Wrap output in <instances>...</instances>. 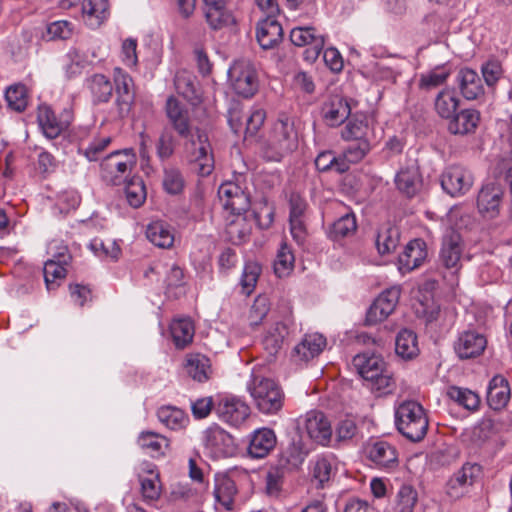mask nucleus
<instances>
[{
	"label": "nucleus",
	"mask_w": 512,
	"mask_h": 512,
	"mask_svg": "<svg viewBox=\"0 0 512 512\" xmlns=\"http://www.w3.org/2000/svg\"><path fill=\"white\" fill-rule=\"evenodd\" d=\"M395 424L404 437L418 442L425 437L429 421L423 406L416 401L408 400L395 409Z\"/></svg>",
	"instance_id": "3"
},
{
	"label": "nucleus",
	"mask_w": 512,
	"mask_h": 512,
	"mask_svg": "<svg viewBox=\"0 0 512 512\" xmlns=\"http://www.w3.org/2000/svg\"><path fill=\"white\" fill-rule=\"evenodd\" d=\"M418 502L416 489L408 484L400 487L396 494L395 512H413Z\"/></svg>",
	"instance_id": "51"
},
{
	"label": "nucleus",
	"mask_w": 512,
	"mask_h": 512,
	"mask_svg": "<svg viewBox=\"0 0 512 512\" xmlns=\"http://www.w3.org/2000/svg\"><path fill=\"white\" fill-rule=\"evenodd\" d=\"M395 184L400 192L413 197L421 188L422 179L418 167L410 166L401 169L396 177Z\"/></svg>",
	"instance_id": "37"
},
{
	"label": "nucleus",
	"mask_w": 512,
	"mask_h": 512,
	"mask_svg": "<svg viewBox=\"0 0 512 512\" xmlns=\"http://www.w3.org/2000/svg\"><path fill=\"white\" fill-rule=\"evenodd\" d=\"M138 480L143 501L148 504L158 501L162 484L157 466L151 462H142L138 467Z\"/></svg>",
	"instance_id": "16"
},
{
	"label": "nucleus",
	"mask_w": 512,
	"mask_h": 512,
	"mask_svg": "<svg viewBox=\"0 0 512 512\" xmlns=\"http://www.w3.org/2000/svg\"><path fill=\"white\" fill-rule=\"evenodd\" d=\"M356 218L353 214H345L335 221L330 230L333 239H339L353 234L356 231Z\"/></svg>",
	"instance_id": "56"
},
{
	"label": "nucleus",
	"mask_w": 512,
	"mask_h": 512,
	"mask_svg": "<svg viewBox=\"0 0 512 512\" xmlns=\"http://www.w3.org/2000/svg\"><path fill=\"white\" fill-rule=\"evenodd\" d=\"M447 394L451 400L470 412H475L480 408V396L468 388L452 386L448 389Z\"/></svg>",
	"instance_id": "46"
},
{
	"label": "nucleus",
	"mask_w": 512,
	"mask_h": 512,
	"mask_svg": "<svg viewBox=\"0 0 512 512\" xmlns=\"http://www.w3.org/2000/svg\"><path fill=\"white\" fill-rule=\"evenodd\" d=\"M138 446L148 455L154 458L164 456L169 448V440L153 431H142L137 438Z\"/></svg>",
	"instance_id": "34"
},
{
	"label": "nucleus",
	"mask_w": 512,
	"mask_h": 512,
	"mask_svg": "<svg viewBox=\"0 0 512 512\" xmlns=\"http://www.w3.org/2000/svg\"><path fill=\"white\" fill-rule=\"evenodd\" d=\"M511 397L508 380L502 375H495L487 387V403L493 410L504 409Z\"/></svg>",
	"instance_id": "27"
},
{
	"label": "nucleus",
	"mask_w": 512,
	"mask_h": 512,
	"mask_svg": "<svg viewBox=\"0 0 512 512\" xmlns=\"http://www.w3.org/2000/svg\"><path fill=\"white\" fill-rule=\"evenodd\" d=\"M400 295L401 287L397 285L381 292L366 313V323L376 325L385 321L395 311Z\"/></svg>",
	"instance_id": "12"
},
{
	"label": "nucleus",
	"mask_w": 512,
	"mask_h": 512,
	"mask_svg": "<svg viewBox=\"0 0 512 512\" xmlns=\"http://www.w3.org/2000/svg\"><path fill=\"white\" fill-rule=\"evenodd\" d=\"M81 202V197L76 190L70 189L62 191L57 195L56 207L61 213H68L76 209Z\"/></svg>",
	"instance_id": "62"
},
{
	"label": "nucleus",
	"mask_w": 512,
	"mask_h": 512,
	"mask_svg": "<svg viewBox=\"0 0 512 512\" xmlns=\"http://www.w3.org/2000/svg\"><path fill=\"white\" fill-rule=\"evenodd\" d=\"M479 473V466L466 463L447 482V494L452 498L461 497L471 486Z\"/></svg>",
	"instance_id": "25"
},
{
	"label": "nucleus",
	"mask_w": 512,
	"mask_h": 512,
	"mask_svg": "<svg viewBox=\"0 0 512 512\" xmlns=\"http://www.w3.org/2000/svg\"><path fill=\"white\" fill-rule=\"evenodd\" d=\"M204 15L207 24L213 30L230 27L235 23L233 13L227 8V3L204 4Z\"/></svg>",
	"instance_id": "30"
},
{
	"label": "nucleus",
	"mask_w": 512,
	"mask_h": 512,
	"mask_svg": "<svg viewBox=\"0 0 512 512\" xmlns=\"http://www.w3.org/2000/svg\"><path fill=\"white\" fill-rule=\"evenodd\" d=\"M145 277L150 281L161 282L166 293H172L173 289L180 288L184 284V272L175 263L155 262L146 272Z\"/></svg>",
	"instance_id": "14"
},
{
	"label": "nucleus",
	"mask_w": 512,
	"mask_h": 512,
	"mask_svg": "<svg viewBox=\"0 0 512 512\" xmlns=\"http://www.w3.org/2000/svg\"><path fill=\"white\" fill-rule=\"evenodd\" d=\"M43 272L46 286L51 290L55 288L57 280H61L65 277L66 268L54 260H48L45 262Z\"/></svg>",
	"instance_id": "59"
},
{
	"label": "nucleus",
	"mask_w": 512,
	"mask_h": 512,
	"mask_svg": "<svg viewBox=\"0 0 512 512\" xmlns=\"http://www.w3.org/2000/svg\"><path fill=\"white\" fill-rule=\"evenodd\" d=\"M137 163L136 154L132 149L115 151L106 156L101 162V176L104 181L121 184Z\"/></svg>",
	"instance_id": "5"
},
{
	"label": "nucleus",
	"mask_w": 512,
	"mask_h": 512,
	"mask_svg": "<svg viewBox=\"0 0 512 512\" xmlns=\"http://www.w3.org/2000/svg\"><path fill=\"white\" fill-rule=\"evenodd\" d=\"M395 352L404 360L417 357L420 352L417 335L409 329L399 331L395 340Z\"/></svg>",
	"instance_id": "41"
},
{
	"label": "nucleus",
	"mask_w": 512,
	"mask_h": 512,
	"mask_svg": "<svg viewBox=\"0 0 512 512\" xmlns=\"http://www.w3.org/2000/svg\"><path fill=\"white\" fill-rule=\"evenodd\" d=\"M159 421L171 430H180L189 422L188 416L183 410L175 406H162L157 411Z\"/></svg>",
	"instance_id": "45"
},
{
	"label": "nucleus",
	"mask_w": 512,
	"mask_h": 512,
	"mask_svg": "<svg viewBox=\"0 0 512 512\" xmlns=\"http://www.w3.org/2000/svg\"><path fill=\"white\" fill-rule=\"evenodd\" d=\"M86 86L95 104L106 103L112 96V82L104 74H93L87 79Z\"/></svg>",
	"instance_id": "39"
},
{
	"label": "nucleus",
	"mask_w": 512,
	"mask_h": 512,
	"mask_svg": "<svg viewBox=\"0 0 512 512\" xmlns=\"http://www.w3.org/2000/svg\"><path fill=\"white\" fill-rule=\"evenodd\" d=\"M291 320L286 317L284 319H274L266 328L262 343L265 350L269 354L277 353L283 346L286 338L290 333Z\"/></svg>",
	"instance_id": "22"
},
{
	"label": "nucleus",
	"mask_w": 512,
	"mask_h": 512,
	"mask_svg": "<svg viewBox=\"0 0 512 512\" xmlns=\"http://www.w3.org/2000/svg\"><path fill=\"white\" fill-rule=\"evenodd\" d=\"M298 428L316 444L327 446L332 438V427L326 415L318 410H310L298 419Z\"/></svg>",
	"instance_id": "9"
},
{
	"label": "nucleus",
	"mask_w": 512,
	"mask_h": 512,
	"mask_svg": "<svg viewBox=\"0 0 512 512\" xmlns=\"http://www.w3.org/2000/svg\"><path fill=\"white\" fill-rule=\"evenodd\" d=\"M428 255L427 245L422 239L411 240L398 257L399 270L410 272L421 266Z\"/></svg>",
	"instance_id": "23"
},
{
	"label": "nucleus",
	"mask_w": 512,
	"mask_h": 512,
	"mask_svg": "<svg viewBox=\"0 0 512 512\" xmlns=\"http://www.w3.org/2000/svg\"><path fill=\"white\" fill-rule=\"evenodd\" d=\"M474 184L472 172L461 165H450L441 174V187L452 197H460L470 191Z\"/></svg>",
	"instance_id": "10"
},
{
	"label": "nucleus",
	"mask_w": 512,
	"mask_h": 512,
	"mask_svg": "<svg viewBox=\"0 0 512 512\" xmlns=\"http://www.w3.org/2000/svg\"><path fill=\"white\" fill-rule=\"evenodd\" d=\"M165 112L173 129L181 137H188L190 119L187 108L177 98L170 96L166 101Z\"/></svg>",
	"instance_id": "24"
},
{
	"label": "nucleus",
	"mask_w": 512,
	"mask_h": 512,
	"mask_svg": "<svg viewBox=\"0 0 512 512\" xmlns=\"http://www.w3.org/2000/svg\"><path fill=\"white\" fill-rule=\"evenodd\" d=\"M353 365L359 375L366 381H371L380 375L385 368L384 360L374 354H358L353 358Z\"/></svg>",
	"instance_id": "32"
},
{
	"label": "nucleus",
	"mask_w": 512,
	"mask_h": 512,
	"mask_svg": "<svg viewBox=\"0 0 512 512\" xmlns=\"http://www.w3.org/2000/svg\"><path fill=\"white\" fill-rule=\"evenodd\" d=\"M218 195L224 209L231 214L240 215L249 208L248 196L236 183H223L218 189Z\"/></svg>",
	"instance_id": "21"
},
{
	"label": "nucleus",
	"mask_w": 512,
	"mask_h": 512,
	"mask_svg": "<svg viewBox=\"0 0 512 512\" xmlns=\"http://www.w3.org/2000/svg\"><path fill=\"white\" fill-rule=\"evenodd\" d=\"M148 240L157 247L170 248L174 243L172 228L162 221H155L146 230Z\"/></svg>",
	"instance_id": "43"
},
{
	"label": "nucleus",
	"mask_w": 512,
	"mask_h": 512,
	"mask_svg": "<svg viewBox=\"0 0 512 512\" xmlns=\"http://www.w3.org/2000/svg\"><path fill=\"white\" fill-rule=\"evenodd\" d=\"M90 247L96 255L100 257L111 258L113 260L118 259L119 255L121 254L119 245H117L116 242L112 240L104 242L96 238L91 241Z\"/></svg>",
	"instance_id": "61"
},
{
	"label": "nucleus",
	"mask_w": 512,
	"mask_h": 512,
	"mask_svg": "<svg viewBox=\"0 0 512 512\" xmlns=\"http://www.w3.org/2000/svg\"><path fill=\"white\" fill-rule=\"evenodd\" d=\"M336 469L335 458L333 456L319 457L313 466V477L323 484L328 482Z\"/></svg>",
	"instance_id": "55"
},
{
	"label": "nucleus",
	"mask_w": 512,
	"mask_h": 512,
	"mask_svg": "<svg viewBox=\"0 0 512 512\" xmlns=\"http://www.w3.org/2000/svg\"><path fill=\"white\" fill-rule=\"evenodd\" d=\"M290 40L296 46H307L305 60L313 63L319 57L325 44V37L314 27H294L290 32Z\"/></svg>",
	"instance_id": "13"
},
{
	"label": "nucleus",
	"mask_w": 512,
	"mask_h": 512,
	"mask_svg": "<svg viewBox=\"0 0 512 512\" xmlns=\"http://www.w3.org/2000/svg\"><path fill=\"white\" fill-rule=\"evenodd\" d=\"M470 260L461 235L451 231L443 236L439 251V263L452 274H457L463 264Z\"/></svg>",
	"instance_id": "7"
},
{
	"label": "nucleus",
	"mask_w": 512,
	"mask_h": 512,
	"mask_svg": "<svg viewBox=\"0 0 512 512\" xmlns=\"http://www.w3.org/2000/svg\"><path fill=\"white\" fill-rule=\"evenodd\" d=\"M323 118L329 126H339L351 113L348 102L339 96L331 97L322 108Z\"/></svg>",
	"instance_id": "33"
},
{
	"label": "nucleus",
	"mask_w": 512,
	"mask_h": 512,
	"mask_svg": "<svg viewBox=\"0 0 512 512\" xmlns=\"http://www.w3.org/2000/svg\"><path fill=\"white\" fill-rule=\"evenodd\" d=\"M276 442V434L272 429H256L250 436L248 453L253 458H264L274 449Z\"/></svg>",
	"instance_id": "26"
},
{
	"label": "nucleus",
	"mask_w": 512,
	"mask_h": 512,
	"mask_svg": "<svg viewBox=\"0 0 512 512\" xmlns=\"http://www.w3.org/2000/svg\"><path fill=\"white\" fill-rule=\"evenodd\" d=\"M315 166L320 172L334 171L344 173L349 169L347 161L341 156H335L332 151L319 153L315 159Z\"/></svg>",
	"instance_id": "50"
},
{
	"label": "nucleus",
	"mask_w": 512,
	"mask_h": 512,
	"mask_svg": "<svg viewBox=\"0 0 512 512\" xmlns=\"http://www.w3.org/2000/svg\"><path fill=\"white\" fill-rule=\"evenodd\" d=\"M184 185L185 182L183 176L178 170H165L163 178V187L167 193L172 195L179 194L183 191Z\"/></svg>",
	"instance_id": "63"
},
{
	"label": "nucleus",
	"mask_w": 512,
	"mask_h": 512,
	"mask_svg": "<svg viewBox=\"0 0 512 512\" xmlns=\"http://www.w3.org/2000/svg\"><path fill=\"white\" fill-rule=\"evenodd\" d=\"M275 17L276 16H267L265 19L259 21L257 25V41L264 49L272 48L282 39L283 30Z\"/></svg>",
	"instance_id": "31"
},
{
	"label": "nucleus",
	"mask_w": 512,
	"mask_h": 512,
	"mask_svg": "<svg viewBox=\"0 0 512 512\" xmlns=\"http://www.w3.org/2000/svg\"><path fill=\"white\" fill-rule=\"evenodd\" d=\"M283 487V472L278 468H272L267 472L265 491L270 497L280 496Z\"/></svg>",
	"instance_id": "64"
},
{
	"label": "nucleus",
	"mask_w": 512,
	"mask_h": 512,
	"mask_svg": "<svg viewBox=\"0 0 512 512\" xmlns=\"http://www.w3.org/2000/svg\"><path fill=\"white\" fill-rule=\"evenodd\" d=\"M366 457L378 469L393 471L398 467V452L396 448L387 441L376 440L367 443L365 446Z\"/></svg>",
	"instance_id": "15"
},
{
	"label": "nucleus",
	"mask_w": 512,
	"mask_h": 512,
	"mask_svg": "<svg viewBox=\"0 0 512 512\" xmlns=\"http://www.w3.org/2000/svg\"><path fill=\"white\" fill-rule=\"evenodd\" d=\"M400 232L397 227L391 225L382 226L377 234L376 247L380 254H390L398 246Z\"/></svg>",
	"instance_id": "49"
},
{
	"label": "nucleus",
	"mask_w": 512,
	"mask_h": 512,
	"mask_svg": "<svg viewBox=\"0 0 512 512\" xmlns=\"http://www.w3.org/2000/svg\"><path fill=\"white\" fill-rule=\"evenodd\" d=\"M217 417L230 426H241L250 416V407L236 396H222L215 404Z\"/></svg>",
	"instance_id": "11"
},
{
	"label": "nucleus",
	"mask_w": 512,
	"mask_h": 512,
	"mask_svg": "<svg viewBox=\"0 0 512 512\" xmlns=\"http://www.w3.org/2000/svg\"><path fill=\"white\" fill-rule=\"evenodd\" d=\"M185 154L189 163L200 176H208L214 170V156L208 136L197 131L185 144Z\"/></svg>",
	"instance_id": "6"
},
{
	"label": "nucleus",
	"mask_w": 512,
	"mask_h": 512,
	"mask_svg": "<svg viewBox=\"0 0 512 512\" xmlns=\"http://www.w3.org/2000/svg\"><path fill=\"white\" fill-rule=\"evenodd\" d=\"M5 99L12 110L17 112L24 111L28 104L26 86L20 83L9 86L5 92Z\"/></svg>",
	"instance_id": "52"
},
{
	"label": "nucleus",
	"mask_w": 512,
	"mask_h": 512,
	"mask_svg": "<svg viewBox=\"0 0 512 512\" xmlns=\"http://www.w3.org/2000/svg\"><path fill=\"white\" fill-rule=\"evenodd\" d=\"M462 95L468 100H475L484 94V87L478 73L470 68H462L458 74Z\"/></svg>",
	"instance_id": "36"
},
{
	"label": "nucleus",
	"mask_w": 512,
	"mask_h": 512,
	"mask_svg": "<svg viewBox=\"0 0 512 512\" xmlns=\"http://www.w3.org/2000/svg\"><path fill=\"white\" fill-rule=\"evenodd\" d=\"M452 74L449 64H443L420 75L419 87L421 89L430 90L446 83Z\"/></svg>",
	"instance_id": "47"
},
{
	"label": "nucleus",
	"mask_w": 512,
	"mask_h": 512,
	"mask_svg": "<svg viewBox=\"0 0 512 512\" xmlns=\"http://www.w3.org/2000/svg\"><path fill=\"white\" fill-rule=\"evenodd\" d=\"M125 194L130 206L134 208L140 207L147 196L143 180L140 177L130 179L126 184Z\"/></svg>",
	"instance_id": "53"
},
{
	"label": "nucleus",
	"mask_w": 512,
	"mask_h": 512,
	"mask_svg": "<svg viewBox=\"0 0 512 512\" xmlns=\"http://www.w3.org/2000/svg\"><path fill=\"white\" fill-rule=\"evenodd\" d=\"M247 390L260 413L276 415L282 410L285 394L281 386L272 378L253 371L247 382Z\"/></svg>",
	"instance_id": "2"
},
{
	"label": "nucleus",
	"mask_w": 512,
	"mask_h": 512,
	"mask_svg": "<svg viewBox=\"0 0 512 512\" xmlns=\"http://www.w3.org/2000/svg\"><path fill=\"white\" fill-rule=\"evenodd\" d=\"M459 105V99L453 88L441 90L434 102V108L441 118L449 119L455 115Z\"/></svg>",
	"instance_id": "44"
},
{
	"label": "nucleus",
	"mask_w": 512,
	"mask_h": 512,
	"mask_svg": "<svg viewBox=\"0 0 512 512\" xmlns=\"http://www.w3.org/2000/svg\"><path fill=\"white\" fill-rule=\"evenodd\" d=\"M237 494L235 482L226 474L215 476L214 497L216 502L226 510H231Z\"/></svg>",
	"instance_id": "35"
},
{
	"label": "nucleus",
	"mask_w": 512,
	"mask_h": 512,
	"mask_svg": "<svg viewBox=\"0 0 512 512\" xmlns=\"http://www.w3.org/2000/svg\"><path fill=\"white\" fill-rule=\"evenodd\" d=\"M137 45V40L131 37L124 39L121 44V62L130 69L136 68L138 64Z\"/></svg>",
	"instance_id": "58"
},
{
	"label": "nucleus",
	"mask_w": 512,
	"mask_h": 512,
	"mask_svg": "<svg viewBox=\"0 0 512 512\" xmlns=\"http://www.w3.org/2000/svg\"><path fill=\"white\" fill-rule=\"evenodd\" d=\"M295 256L292 248L283 241L277 250L273 263L274 272L278 277H286L291 274L294 269Z\"/></svg>",
	"instance_id": "48"
},
{
	"label": "nucleus",
	"mask_w": 512,
	"mask_h": 512,
	"mask_svg": "<svg viewBox=\"0 0 512 512\" xmlns=\"http://www.w3.org/2000/svg\"><path fill=\"white\" fill-rule=\"evenodd\" d=\"M261 273V266L256 262H248L244 266L241 277L242 291L246 295H250L258 281Z\"/></svg>",
	"instance_id": "57"
},
{
	"label": "nucleus",
	"mask_w": 512,
	"mask_h": 512,
	"mask_svg": "<svg viewBox=\"0 0 512 512\" xmlns=\"http://www.w3.org/2000/svg\"><path fill=\"white\" fill-rule=\"evenodd\" d=\"M486 346L487 339L485 335L475 330H468L458 336L454 344V350L459 358L471 359L482 355Z\"/></svg>",
	"instance_id": "20"
},
{
	"label": "nucleus",
	"mask_w": 512,
	"mask_h": 512,
	"mask_svg": "<svg viewBox=\"0 0 512 512\" xmlns=\"http://www.w3.org/2000/svg\"><path fill=\"white\" fill-rule=\"evenodd\" d=\"M170 335L176 348L184 349L193 341L195 327L190 318H176L170 326Z\"/></svg>",
	"instance_id": "38"
},
{
	"label": "nucleus",
	"mask_w": 512,
	"mask_h": 512,
	"mask_svg": "<svg viewBox=\"0 0 512 512\" xmlns=\"http://www.w3.org/2000/svg\"><path fill=\"white\" fill-rule=\"evenodd\" d=\"M113 78L116 87L115 104L119 115L125 117L130 113L135 100L133 79L120 67L114 69Z\"/></svg>",
	"instance_id": "18"
},
{
	"label": "nucleus",
	"mask_w": 512,
	"mask_h": 512,
	"mask_svg": "<svg viewBox=\"0 0 512 512\" xmlns=\"http://www.w3.org/2000/svg\"><path fill=\"white\" fill-rule=\"evenodd\" d=\"M327 345L326 338L317 332L307 333L294 347L291 358L297 364H304L318 357Z\"/></svg>",
	"instance_id": "19"
},
{
	"label": "nucleus",
	"mask_w": 512,
	"mask_h": 512,
	"mask_svg": "<svg viewBox=\"0 0 512 512\" xmlns=\"http://www.w3.org/2000/svg\"><path fill=\"white\" fill-rule=\"evenodd\" d=\"M82 15L91 28H99L110 17L108 0H83Z\"/></svg>",
	"instance_id": "29"
},
{
	"label": "nucleus",
	"mask_w": 512,
	"mask_h": 512,
	"mask_svg": "<svg viewBox=\"0 0 512 512\" xmlns=\"http://www.w3.org/2000/svg\"><path fill=\"white\" fill-rule=\"evenodd\" d=\"M480 122V113L474 109H464L450 121L448 129L453 134H469L475 132Z\"/></svg>",
	"instance_id": "40"
},
{
	"label": "nucleus",
	"mask_w": 512,
	"mask_h": 512,
	"mask_svg": "<svg viewBox=\"0 0 512 512\" xmlns=\"http://www.w3.org/2000/svg\"><path fill=\"white\" fill-rule=\"evenodd\" d=\"M229 80L236 94L244 98L255 95L259 88L257 72L246 60H238L229 69Z\"/></svg>",
	"instance_id": "8"
},
{
	"label": "nucleus",
	"mask_w": 512,
	"mask_h": 512,
	"mask_svg": "<svg viewBox=\"0 0 512 512\" xmlns=\"http://www.w3.org/2000/svg\"><path fill=\"white\" fill-rule=\"evenodd\" d=\"M371 150V145L369 140L357 141L348 146L345 150L343 156H341L347 164L350 163H358L369 153Z\"/></svg>",
	"instance_id": "60"
},
{
	"label": "nucleus",
	"mask_w": 512,
	"mask_h": 512,
	"mask_svg": "<svg viewBox=\"0 0 512 512\" xmlns=\"http://www.w3.org/2000/svg\"><path fill=\"white\" fill-rule=\"evenodd\" d=\"M205 454L212 459L232 457L237 453L234 437L218 424H211L201 434Z\"/></svg>",
	"instance_id": "4"
},
{
	"label": "nucleus",
	"mask_w": 512,
	"mask_h": 512,
	"mask_svg": "<svg viewBox=\"0 0 512 512\" xmlns=\"http://www.w3.org/2000/svg\"><path fill=\"white\" fill-rule=\"evenodd\" d=\"M298 147V129L293 117L282 114L273 123L261 144V155L267 161L279 162Z\"/></svg>",
	"instance_id": "1"
},
{
	"label": "nucleus",
	"mask_w": 512,
	"mask_h": 512,
	"mask_svg": "<svg viewBox=\"0 0 512 512\" xmlns=\"http://www.w3.org/2000/svg\"><path fill=\"white\" fill-rule=\"evenodd\" d=\"M185 371L193 380L205 382L212 374L210 360L202 354L188 355L185 363Z\"/></svg>",
	"instance_id": "42"
},
{
	"label": "nucleus",
	"mask_w": 512,
	"mask_h": 512,
	"mask_svg": "<svg viewBox=\"0 0 512 512\" xmlns=\"http://www.w3.org/2000/svg\"><path fill=\"white\" fill-rule=\"evenodd\" d=\"M373 119L366 114L356 113L347 122L342 131V137L345 140H369L373 132Z\"/></svg>",
	"instance_id": "28"
},
{
	"label": "nucleus",
	"mask_w": 512,
	"mask_h": 512,
	"mask_svg": "<svg viewBox=\"0 0 512 512\" xmlns=\"http://www.w3.org/2000/svg\"><path fill=\"white\" fill-rule=\"evenodd\" d=\"M481 72L486 85L491 89H494L496 84L504 76L502 63L495 58L484 62L481 67Z\"/></svg>",
	"instance_id": "54"
},
{
	"label": "nucleus",
	"mask_w": 512,
	"mask_h": 512,
	"mask_svg": "<svg viewBox=\"0 0 512 512\" xmlns=\"http://www.w3.org/2000/svg\"><path fill=\"white\" fill-rule=\"evenodd\" d=\"M37 120L43 134L49 139H55L70 125L72 112L64 110L60 117H57L49 106L40 105Z\"/></svg>",
	"instance_id": "17"
}]
</instances>
